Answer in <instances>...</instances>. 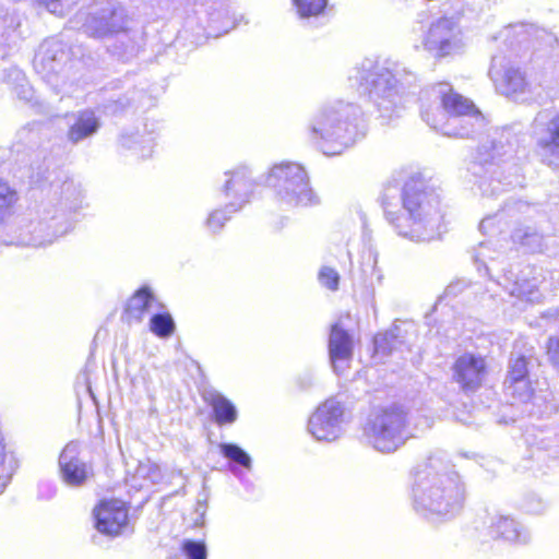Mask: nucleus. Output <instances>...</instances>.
Returning a JSON list of instances; mask_svg holds the SVG:
<instances>
[{
  "instance_id": "f257e3e1",
  "label": "nucleus",
  "mask_w": 559,
  "mask_h": 559,
  "mask_svg": "<svg viewBox=\"0 0 559 559\" xmlns=\"http://www.w3.org/2000/svg\"><path fill=\"white\" fill-rule=\"evenodd\" d=\"M440 203V195L427 191L424 182L415 178L406 181L402 191L396 186L385 187L381 195L384 214L399 235L417 242L441 235Z\"/></svg>"
},
{
  "instance_id": "f03ea898",
  "label": "nucleus",
  "mask_w": 559,
  "mask_h": 559,
  "mask_svg": "<svg viewBox=\"0 0 559 559\" xmlns=\"http://www.w3.org/2000/svg\"><path fill=\"white\" fill-rule=\"evenodd\" d=\"M16 193L0 179V243L5 246L40 247L52 243L73 227L64 210L43 204L26 215H13L11 207Z\"/></svg>"
},
{
  "instance_id": "7ed1b4c3",
  "label": "nucleus",
  "mask_w": 559,
  "mask_h": 559,
  "mask_svg": "<svg viewBox=\"0 0 559 559\" xmlns=\"http://www.w3.org/2000/svg\"><path fill=\"white\" fill-rule=\"evenodd\" d=\"M412 497L415 511L438 523L454 518L461 511L465 487L443 457L431 455L416 468Z\"/></svg>"
},
{
  "instance_id": "20e7f679",
  "label": "nucleus",
  "mask_w": 559,
  "mask_h": 559,
  "mask_svg": "<svg viewBox=\"0 0 559 559\" xmlns=\"http://www.w3.org/2000/svg\"><path fill=\"white\" fill-rule=\"evenodd\" d=\"M352 87L362 88L383 120L400 117L408 103L416 74L399 62L362 60L348 74Z\"/></svg>"
},
{
  "instance_id": "39448f33",
  "label": "nucleus",
  "mask_w": 559,
  "mask_h": 559,
  "mask_svg": "<svg viewBox=\"0 0 559 559\" xmlns=\"http://www.w3.org/2000/svg\"><path fill=\"white\" fill-rule=\"evenodd\" d=\"M420 99L423 119L447 136L469 138L485 127V117L474 103L447 82L425 90Z\"/></svg>"
},
{
  "instance_id": "423d86ee",
  "label": "nucleus",
  "mask_w": 559,
  "mask_h": 559,
  "mask_svg": "<svg viewBox=\"0 0 559 559\" xmlns=\"http://www.w3.org/2000/svg\"><path fill=\"white\" fill-rule=\"evenodd\" d=\"M307 129L323 154L338 155L362 136V111L354 103L335 100L318 108Z\"/></svg>"
},
{
  "instance_id": "0eeeda50",
  "label": "nucleus",
  "mask_w": 559,
  "mask_h": 559,
  "mask_svg": "<svg viewBox=\"0 0 559 559\" xmlns=\"http://www.w3.org/2000/svg\"><path fill=\"white\" fill-rule=\"evenodd\" d=\"M265 183L274 191L278 204L283 207L312 206L320 202L310 186L308 171L298 163L275 164L269 170Z\"/></svg>"
},
{
  "instance_id": "6e6552de",
  "label": "nucleus",
  "mask_w": 559,
  "mask_h": 559,
  "mask_svg": "<svg viewBox=\"0 0 559 559\" xmlns=\"http://www.w3.org/2000/svg\"><path fill=\"white\" fill-rule=\"evenodd\" d=\"M366 442L381 453H393L414 437L406 413L396 406L373 409L362 426Z\"/></svg>"
},
{
  "instance_id": "1a4fd4ad",
  "label": "nucleus",
  "mask_w": 559,
  "mask_h": 559,
  "mask_svg": "<svg viewBox=\"0 0 559 559\" xmlns=\"http://www.w3.org/2000/svg\"><path fill=\"white\" fill-rule=\"evenodd\" d=\"M82 28L91 37L104 38L130 29L131 20L124 8L115 0H94L79 15Z\"/></svg>"
},
{
  "instance_id": "9d476101",
  "label": "nucleus",
  "mask_w": 559,
  "mask_h": 559,
  "mask_svg": "<svg viewBox=\"0 0 559 559\" xmlns=\"http://www.w3.org/2000/svg\"><path fill=\"white\" fill-rule=\"evenodd\" d=\"M420 47L435 59H442L463 51L465 40L459 20L453 16H441L433 20L423 31Z\"/></svg>"
},
{
  "instance_id": "9b49d317",
  "label": "nucleus",
  "mask_w": 559,
  "mask_h": 559,
  "mask_svg": "<svg viewBox=\"0 0 559 559\" xmlns=\"http://www.w3.org/2000/svg\"><path fill=\"white\" fill-rule=\"evenodd\" d=\"M489 76L496 90L515 102H535V76L527 81L504 55L492 57Z\"/></svg>"
},
{
  "instance_id": "f8f14e48",
  "label": "nucleus",
  "mask_w": 559,
  "mask_h": 559,
  "mask_svg": "<svg viewBox=\"0 0 559 559\" xmlns=\"http://www.w3.org/2000/svg\"><path fill=\"white\" fill-rule=\"evenodd\" d=\"M350 415L343 402L331 397L321 403L308 420V431L318 441L333 442L344 432Z\"/></svg>"
},
{
  "instance_id": "ddd939ff",
  "label": "nucleus",
  "mask_w": 559,
  "mask_h": 559,
  "mask_svg": "<svg viewBox=\"0 0 559 559\" xmlns=\"http://www.w3.org/2000/svg\"><path fill=\"white\" fill-rule=\"evenodd\" d=\"M58 476L60 481L70 489L83 488L93 479V465L82 456L78 442H68L60 452Z\"/></svg>"
},
{
  "instance_id": "4468645a",
  "label": "nucleus",
  "mask_w": 559,
  "mask_h": 559,
  "mask_svg": "<svg viewBox=\"0 0 559 559\" xmlns=\"http://www.w3.org/2000/svg\"><path fill=\"white\" fill-rule=\"evenodd\" d=\"M506 144L503 141L492 138L490 145L483 143L477 151L476 160L471 170L474 176L479 177L478 189L483 194H496L498 186L501 183L500 179H495L500 173V166L493 163L507 154Z\"/></svg>"
},
{
  "instance_id": "2eb2a0df",
  "label": "nucleus",
  "mask_w": 559,
  "mask_h": 559,
  "mask_svg": "<svg viewBox=\"0 0 559 559\" xmlns=\"http://www.w3.org/2000/svg\"><path fill=\"white\" fill-rule=\"evenodd\" d=\"M545 115L539 112L535 119L534 133L542 162L550 168L559 169V112L544 122Z\"/></svg>"
},
{
  "instance_id": "dca6fc26",
  "label": "nucleus",
  "mask_w": 559,
  "mask_h": 559,
  "mask_svg": "<svg viewBox=\"0 0 559 559\" xmlns=\"http://www.w3.org/2000/svg\"><path fill=\"white\" fill-rule=\"evenodd\" d=\"M253 187L251 171L247 166L241 165L224 174L222 191L228 201L226 209L229 213L239 211L249 202Z\"/></svg>"
},
{
  "instance_id": "f3484780",
  "label": "nucleus",
  "mask_w": 559,
  "mask_h": 559,
  "mask_svg": "<svg viewBox=\"0 0 559 559\" xmlns=\"http://www.w3.org/2000/svg\"><path fill=\"white\" fill-rule=\"evenodd\" d=\"M96 530L108 536L119 535L128 524V510L120 500H103L93 511Z\"/></svg>"
},
{
  "instance_id": "a211bd4d",
  "label": "nucleus",
  "mask_w": 559,
  "mask_h": 559,
  "mask_svg": "<svg viewBox=\"0 0 559 559\" xmlns=\"http://www.w3.org/2000/svg\"><path fill=\"white\" fill-rule=\"evenodd\" d=\"M487 373L484 357L474 354H463L454 362L453 378L464 391H475L484 382Z\"/></svg>"
},
{
  "instance_id": "6ab92c4d",
  "label": "nucleus",
  "mask_w": 559,
  "mask_h": 559,
  "mask_svg": "<svg viewBox=\"0 0 559 559\" xmlns=\"http://www.w3.org/2000/svg\"><path fill=\"white\" fill-rule=\"evenodd\" d=\"M328 348L333 370L336 373H343L349 368V364L353 359L354 340L340 323H335L331 326Z\"/></svg>"
},
{
  "instance_id": "aec40b11",
  "label": "nucleus",
  "mask_w": 559,
  "mask_h": 559,
  "mask_svg": "<svg viewBox=\"0 0 559 559\" xmlns=\"http://www.w3.org/2000/svg\"><path fill=\"white\" fill-rule=\"evenodd\" d=\"M416 335V326L412 321H397L384 333L374 336L373 344L377 353L389 355L394 350L408 347Z\"/></svg>"
},
{
  "instance_id": "412c9836",
  "label": "nucleus",
  "mask_w": 559,
  "mask_h": 559,
  "mask_svg": "<svg viewBox=\"0 0 559 559\" xmlns=\"http://www.w3.org/2000/svg\"><path fill=\"white\" fill-rule=\"evenodd\" d=\"M490 534L493 538H501L518 546H525L532 542L528 527L504 515H496L491 519Z\"/></svg>"
},
{
  "instance_id": "4be33fe9",
  "label": "nucleus",
  "mask_w": 559,
  "mask_h": 559,
  "mask_svg": "<svg viewBox=\"0 0 559 559\" xmlns=\"http://www.w3.org/2000/svg\"><path fill=\"white\" fill-rule=\"evenodd\" d=\"M555 57L557 59L548 71L535 75V103L559 100V44L555 48Z\"/></svg>"
},
{
  "instance_id": "5701e85b",
  "label": "nucleus",
  "mask_w": 559,
  "mask_h": 559,
  "mask_svg": "<svg viewBox=\"0 0 559 559\" xmlns=\"http://www.w3.org/2000/svg\"><path fill=\"white\" fill-rule=\"evenodd\" d=\"M99 129V120L92 110L80 111L75 121L70 126L68 131V140L76 144L92 135Z\"/></svg>"
},
{
  "instance_id": "b1692460",
  "label": "nucleus",
  "mask_w": 559,
  "mask_h": 559,
  "mask_svg": "<svg viewBox=\"0 0 559 559\" xmlns=\"http://www.w3.org/2000/svg\"><path fill=\"white\" fill-rule=\"evenodd\" d=\"M205 402L212 407L215 421L223 426L233 424L237 419L235 405L217 391H207L204 394Z\"/></svg>"
},
{
  "instance_id": "393cba45",
  "label": "nucleus",
  "mask_w": 559,
  "mask_h": 559,
  "mask_svg": "<svg viewBox=\"0 0 559 559\" xmlns=\"http://www.w3.org/2000/svg\"><path fill=\"white\" fill-rule=\"evenodd\" d=\"M503 280L504 283L502 285L510 296L524 299L528 302L539 301L540 296L535 282L527 281L526 278H522L521 281L518 278L513 280V273L511 271L509 274L503 275Z\"/></svg>"
},
{
  "instance_id": "a878e982",
  "label": "nucleus",
  "mask_w": 559,
  "mask_h": 559,
  "mask_svg": "<svg viewBox=\"0 0 559 559\" xmlns=\"http://www.w3.org/2000/svg\"><path fill=\"white\" fill-rule=\"evenodd\" d=\"M293 2L301 20H319L326 14L328 0H293Z\"/></svg>"
},
{
  "instance_id": "bb28decb",
  "label": "nucleus",
  "mask_w": 559,
  "mask_h": 559,
  "mask_svg": "<svg viewBox=\"0 0 559 559\" xmlns=\"http://www.w3.org/2000/svg\"><path fill=\"white\" fill-rule=\"evenodd\" d=\"M120 143L121 146L127 150H134L142 158L151 156L154 148V138L151 134H123L120 139Z\"/></svg>"
},
{
  "instance_id": "cd10ccee",
  "label": "nucleus",
  "mask_w": 559,
  "mask_h": 559,
  "mask_svg": "<svg viewBox=\"0 0 559 559\" xmlns=\"http://www.w3.org/2000/svg\"><path fill=\"white\" fill-rule=\"evenodd\" d=\"M154 302L155 298L153 294L148 288L143 287L135 292V294L130 298L127 310L130 316L141 320L143 314L153 307Z\"/></svg>"
},
{
  "instance_id": "c85d7f7f",
  "label": "nucleus",
  "mask_w": 559,
  "mask_h": 559,
  "mask_svg": "<svg viewBox=\"0 0 559 559\" xmlns=\"http://www.w3.org/2000/svg\"><path fill=\"white\" fill-rule=\"evenodd\" d=\"M515 243H520L527 251L538 252L543 250V236L531 227L519 228L512 234Z\"/></svg>"
},
{
  "instance_id": "c756f323",
  "label": "nucleus",
  "mask_w": 559,
  "mask_h": 559,
  "mask_svg": "<svg viewBox=\"0 0 559 559\" xmlns=\"http://www.w3.org/2000/svg\"><path fill=\"white\" fill-rule=\"evenodd\" d=\"M506 253V249L503 246H499L493 243L492 240L480 242L479 246L475 249L474 259L476 263H480L484 265L486 272L490 271L488 266V261H496L503 257Z\"/></svg>"
},
{
  "instance_id": "7c9ffc66",
  "label": "nucleus",
  "mask_w": 559,
  "mask_h": 559,
  "mask_svg": "<svg viewBox=\"0 0 559 559\" xmlns=\"http://www.w3.org/2000/svg\"><path fill=\"white\" fill-rule=\"evenodd\" d=\"M16 463L11 453L7 451L4 439L0 432V493L5 489Z\"/></svg>"
},
{
  "instance_id": "2f4dec72",
  "label": "nucleus",
  "mask_w": 559,
  "mask_h": 559,
  "mask_svg": "<svg viewBox=\"0 0 559 559\" xmlns=\"http://www.w3.org/2000/svg\"><path fill=\"white\" fill-rule=\"evenodd\" d=\"M219 450L221 453L231 463L238 464L247 469L251 468L252 461L250 455L237 444L221 443Z\"/></svg>"
},
{
  "instance_id": "473e14b6",
  "label": "nucleus",
  "mask_w": 559,
  "mask_h": 559,
  "mask_svg": "<svg viewBox=\"0 0 559 559\" xmlns=\"http://www.w3.org/2000/svg\"><path fill=\"white\" fill-rule=\"evenodd\" d=\"M150 329L158 337H168L175 331V322L169 313H156L150 320Z\"/></svg>"
},
{
  "instance_id": "72a5a7b5",
  "label": "nucleus",
  "mask_w": 559,
  "mask_h": 559,
  "mask_svg": "<svg viewBox=\"0 0 559 559\" xmlns=\"http://www.w3.org/2000/svg\"><path fill=\"white\" fill-rule=\"evenodd\" d=\"M504 388L507 394L513 396L514 399L526 402L532 396V389L528 379H520L512 381H504Z\"/></svg>"
},
{
  "instance_id": "f704fd0d",
  "label": "nucleus",
  "mask_w": 559,
  "mask_h": 559,
  "mask_svg": "<svg viewBox=\"0 0 559 559\" xmlns=\"http://www.w3.org/2000/svg\"><path fill=\"white\" fill-rule=\"evenodd\" d=\"M136 474L150 480L152 484L159 483L163 477L159 466L151 461L141 462L138 466Z\"/></svg>"
},
{
  "instance_id": "c9c22d12",
  "label": "nucleus",
  "mask_w": 559,
  "mask_h": 559,
  "mask_svg": "<svg viewBox=\"0 0 559 559\" xmlns=\"http://www.w3.org/2000/svg\"><path fill=\"white\" fill-rule=\"evenodd\" d=\"M182 551L188 559H206L207 550L203 542L187 539L182 544Z\"/></svg>"
},
{
  "instance_id": "e433bc0d",
  "label": "nucleus",
  "mask_w": 559,
  "mask_h": 559,
  "mask_svg": "<svg viewBox=\"0 0 559 559\" xmlns=\"http://www.w3.org/2000/svg\"><path fill=\"white\" fill-rule=\"evenodd\" d=\"M378 257L376 253L369 252L367 255V261H362L361 263V272L366 277L370 280V283H373V280L377 282H381L382 274L379 270L378 265Z\"/></svg>"
},
{
  "instance_id": "4c0bfd02",
  "label": "nucleus",
  "mask_w": 559,
  "mask_h": 559,
  "mask_svg": "<svg viewBox=\"0 0 559 559\" xmlns=\"http://www.w3.org/2000/svg\"><path fill=\"white\" fill-rule=\"evenodd\" d=\"M318 278L320 284L330 290L338 289L340 274L335 269L330 266L321 267Z\"/></svg>"
},
{
  "instance_id": "58836bf2",
  "label": "nucleus",
  "mask_w": 559,
  "mask_h": 559,
  "mask_svg": "<svg viewBox=\"0 0 559 559\" xmlns=\"http://www.w3.org/2000/svg\"><path fill=\"white\" fill-rule=\"evenodd\" d=\"M520 379H527V364L523 356L511 360L506 381L512 382Z\"/></svg>"
},
{
  "instance_id": "ea45409f",
  "label": "nucleus",
  "mask_w": 559,
  "mask_h": 559,
  "mask_svg": "<svg viewBox=\"0 0 559 559\" xmlns=\"http://www.w3.org/2000/svg\"><path fill=\"white\" fill-rule=\"evenodd\" d=\"M229 219V216L225 214L224 211L216 210L212 212L206 221L207 227L213 231H218L225 224L226 221Z\"/></svg>"
},
{
  "instance_id": "a19ab883",
  "label": "nucleus",
  "mask_w": 559,
  "mask_h": 559,
  "mask_svg": "<svg viewBox=\"0 0 559 559\" xmlns=\"http://www.w3.org/2000/svg\"><path fill=\"white\" fill-rule=\"evenodd\" d=\"M61 195H75V199L69 205L70 210L75 211L80 206V197L83 193L73 182H64L61 187Z\"/></svg>"
},
{
  "instance_id": "79ce46f5",
  "label": "nucleus",
  "mask_w": 559,
  "mask_h": 559,
  "mask_svg": "<svg viewBox=\"0 0 559 559\" xmlns=\"http://www.w3.org/2000/svg\"><path fill=\"white\" fill-rule=\"evenodd\" d=\"M547 356L552 366L559 371V338L549 337L547 343Z\"/></svg>"
},
{
  "instance_id": "37998d69",
  "label": "nucleus",
  "mask_w": 559,
  "mask_h": 559,
  "mask_svg": "<svg viewBox=\"0 0 559 559\" xmlns=\"http://www.w3.org/2000/svg\"><path fill=\"white\" fill-rule=\"evenodd\" d=\"M39 4L44 5L50 13L55 15L64 14L66 0H37Z\"/></svg>"
},
{
  "instance_id": "c03bdc74",
  "label": "nucleus",
  "mask_w": 559,
  "mask_h": 559,
  "mask_svg": "<svg viewBox=\"0 0 559 559\" xmlns=\"http://www.w3.org/2000/svg\"><path fill=\"white\" fill-rule=\"evenodd\" d=\"M503 212L497 213L493 216H487L485 217L479 225V228L483 233H487L491 229V227L495 225L497 221H500L503 216Z\"/></svg>"
},
{
  "instance_id": "a18cd8bd",
  "label": "nucleus",
  "mask_w": 559,
  "mask_h": 559,
  "mask_svg": "<svg viewBox=\"0 0 559 559\" xmlns=\"http://www.w3.org/2000/svg\"><path fill=\"white\" fill-rule=\"evenodd\" d=\"M511 33L516 35H524L526 33V26L523 24L509 25L501 32V37L508 39Z\"/></svg>"
},
{
  "instance_id": "49530a36",
  "label": "nucleus",
  "mask_w": 559,
  "mask_h": 559,
  "mask_svg": "<svg viewBox=\"0 0 559 559\" xmlns=\"http://www.w3.org/2000/svg\"><path fill=\"white\" fill-rule=\"evenodd\" d=\"M235 26L236 23L228 16V11H226V21L224 22L223 33H228Z\"/></svg>"
},
{
  "instance_id": "de8ad7c7",
  "label": "nucleus",
  "mask_w": 559,
  "mask_h": 559,
  "mask_svg": "<svg viewBox=\"0 0 559 559\" xmlns=\"http://www.w3.org/2000/svg\"><path fill=\"white\" fill-rule=\"evenodd\" d=\"M461 284L460 283H456V284H450L447 289H445V295L447 296H451V295H455L456 292L459 290V286Z\"/></svg>"
},
{
  "instance_id": "09e8293b",
  "label": "nucleus",
  "mask_w": 559,
  "mask_h": 559,
  "mask_svg": "<svg viewBox=\"0 0 559 559\" xmlns=\"http://www.w3.org/2000/svg\"><path fill=\"white\" fill-rule=\"evenodd\" d=\"M545 510V506L540 502V508L538 509H531L532 512L542 513Z\"/></svg>"
},
{
  "instance_id": "8fccbe9b",
  "label": "nucleus",
  "mask_w": 559,
  "mask_h": 559,
  "mask_svg": "<svg viewBox=\"0 0 559 559\" xmlns=\"http://www.w3.org/2000/svg\"><path fill=\"white\" fill-rule=\"evenodd\" d=\"M216 20H217L216 14H212V19H211V21H212V22H215Z\"/></svg>"
},
{
  "instance_id": "3c124183",
  "label": "nucleus",
  "mask_w": 559,
  "mask_h": 559,
  "mask_svg": "<svg viewBox=\"0 0 559 559\" xmlns=\"http://www.w3.org/2000/svg\"><path fill=\"white\" fill-rule=\"evenodd\" d=\"M231 472L237 475V468L236 467H231Z\"/></svg>"
}]
</instances>
